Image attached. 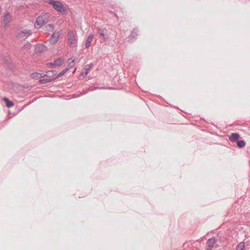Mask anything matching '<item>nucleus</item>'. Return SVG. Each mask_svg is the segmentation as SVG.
<instances>
[{
	"mask_svg": "<svg viewBox=\"0 0 250 250\" xmlns=\"http://www.w3.org/2000/svg\"><path fill=\"white\" fill-rule=\"evenodd\" d=\"M32 32L30 29L18 30L16 33V38L20 40H25Z\"/></svg>",
	"mask_w": 250,
	"mask_h": 250,
	"instance_id": "obj_1",
	"label": "nucleus"
},
{
	"mask_svg": "<svg viewBox=\"0 0 250 250\" xmlns=\"http://www.w3.org/2000/svg\"><path fill=\"white\" fill-rule=\"evenodd\" d=\"M76 33L73 30H69L67 33V40L71 47L77 45Z\"/></svg>",
	"mask_w": 250,
	"mask_h": 250,
	"instance_id": "obj_2",
	"label": "nucleus"
},
{
	"mask_svg": "<svg viewBox=\"0 0 250 250\" xmlns=\"http://www.w3.org/2000/svg\"><path fill=\"white\" fill-rule=\"evenodd\" d=\"M47 22V19L44 16L42 15L39 16L35 23V27L37 29L40 28Z\"/></svg>",
	"mask_w": 250,
	"mask_h": 250,
	"instance_id": "obj_3",
	"label": "nucleus"
},
{
	"mask_svg": "<svg viewBox=\"0 0 250 250\" xmlns=\"http://www.w3.org/2000/svg\"><path fill=\"white\" fill-rule=\"evenodd\" d=\"M61 34L59 31H55L49 38V41L50 44H54L59 40Z\"/></svg>",
	"mask_w": 250,
	"mask_h": 250,
	"instance_id": "obj_4",
	"label": "nucleus"
},
{
	"mask_svg": "<svg viewBox=\"0 0 250 250\" xmlns=\"http://www.w3.org/2000/svg\"><path fill=\"white\" fill-rule=\"evenodd\" d=\"M52 6L56 10L61 13L66 10V8L60 1H56Z\"/></svg>",
	"mask_w": 250,
	"mask_h": 250,
	"instance_id": "obj_5",
	"label": "nucleus"
},
{
	"mask_svg": "<svg viewBox=\"0 0 250 250\" xmlns=\"http://www.w3.org/2000/svg\"><path fill=\"white\" fill-rule=\"evenodd\" d=\"M12 20V16L9 12H6L3 16L2 23L4 26L6 27L9 25V23Z\"/></svg>",
	"mask_w": 250,
	"mask_h": 250,
	"instance_id": "obj_6",
	"label": "nucleus"
},
{
	"mask_svg": "<svg viewBox=\"0 0 250 250\" xmlns=\"http://www.w3.org/2000/svg\"><path fill=\"white\" fill-rule=\"evenodd\" d=\"M63 63V60L60 58L56 59L54 62H49L48 65L51 66V68H54L55 66H60L62 65Z\"/></svg>",
	"mask_w": 250,
	"mask_h": 250,
	"instance_id": "obj_7",
	"label": "nucleus"
},
{
	"mask_svg": "<svg viewBox=\"0 0 250 250\" xmlns=\"http://www.w3.org/2000/svg\"><path fill=\"white\" fill-rule=\"evenodd\" d=\"M56 73L54 71H48L46 72V73L43 75V76H45L49 79H52V81L57 79L56 76H55Z\"/></svg>",
	"mask_w": 250,
	"mask_h": 250,
	"instance_id": "obj_8",
	"label": "nucleus"
},
{
	"mask_svg": "<svg viewBox=\"0 0 250 250\" xmlns=\"http://www.w3.org/2000/svg\"><path fill=\"white\" fill-rule=\"evenodd\" d=\"M139 30L137 28H134L130 35L128 37V41H132L133 39H135L139 34Z\"/></svg>",
	"mask_w": 250,
	"mask_h": 250,
	"instance_id": "obj_9",
	"label": "nucleus"
},
{
	"mask_svg": "<svg viewBox=\"0 0 250 250\" xmlns=\"http://www.w3.org/2000/svg\"><path fill=\"white\" fill-rule=\"evenodd\" d=\"M240 138V135L238 133H232L229 136V139L231 142H237Z\"/></svg>",
	"mask_w": 250,
	"mask_h": 250,
	"instance_id": "obj_10",
	"label": "nucleus"
},
{
	"mask_svg": "<svg viewBox=\"0 0 250 250\" xmlns=\"http://www.w3.org/2000/svg\"><path fill=\"white\" fill-rule=\"evenodd\" d=\"M97 30L99 35L105 39V35L107 32V30L105 28H98Z\"/></svg>",
	"mask_w": 250,
	"mask_h": 250,
	"instance_id": "obj_11",
	"label": "nucleus"
},
{
	"mask_svg": "<svg viewBox=\"0 0 250 250\" xmlns=\"http://www.w3.org/2000/svg\"><path fill=\"white\" fill-rule=\"evenodd\" d=\"M93 38V34H90L88 36L85 43V47L86 48H88L90 47V46L91 45V42L92 41Z\"/></svg>",
	"mask_w": 250,
	"mask_h": 250,
	"instance_id": "obj_12",
	"label": "nucleus"
},
{
	"mask_svg": "<svg viewBox=\"0 0 250 250\" xmlns=\"http://www.w3.org/2000/svg\"><path fill=\"white\" fill-rule=\"evenodd\" d=\"M216 241L217 239L215 237H212L208 240L207 244L209 247L212 248Z\"/></svg>",
	"mask_w": 250,
	"mask_h": 250,
	"instance_id": "obj_13",
	"label": "nucleus"
},
{
	"mask_svg": "<svg viewBox=\"0 0 250 250\" xmlns=\"http://www.w3.org/2000/svg\"><path fill=\"white\" fill-rule=\"evenodd\" d=\"M54 26L53 24H47L45 26L44 30L46 32H51L54 30Z\"/></svg>",
	"mask_w": 250,
	"mask_h": 250,
	"instance_id": "obj_14",
	"label": "nucleus"
},
{
	"mask_svg": "<svg viewBox=\"0 0 250 250\" xmlns=\"http://www.w3.org/2000/svg\"><path fill=\"white\" fill-rule=\"evenodd\" d=\"M236 250H245V243L241 242L238 244L236 247Z\"/></svg>",
	"mask_w": 250,
	"mask_h": 250,
	"instance_id": "obj_15",
	"label": "nucleus"
},
{
	"mask_svg": "<svg viewBox=\"0 0 250 250\" xmlns=\"http://www.w3.org/2000/svg\"><path fill=\"white\" fill-rule=\"evenodd\" d=\"M4 101L5 102L6 105L8 107H11L13 106L14 103L12 101H10L7 98L4 97L3 98Z\"/></svg>",
	"mask_w": 250,
	"mask_h": 250,
	"instance_id": "obj_16",
	"label": "nucleus"
},
{
	"mask_svg": "<svg viewBox=\"0 0 250 250\" xmlns=\"http://www.w3.org/2000/svg\"><path fill=\"white\" fill-rule=\"evenodd\" d=\"M237 146L239 148H243L246 146V142L244 140H238L237 142Z\"/></svg>",
	"mask_w": 250,
	"mask_h": 250,
	"instance_id": "obj_17",
	"label": "nucleus"
},
{
	"mask_svg": "<svg viewBox=\"0 0 250 250\" xmlns=\"http://www.w3.org/2000/svg\"><path fill=\"white\" fill-rule=\"evenodd\" d=\"M52 82V79H49L47 77L44 79H40L39 81L41 84H45Z\"/></svg>",
	"mask_w": 250,
	"mask_h": 250,
	"instance_id": "obj_18",
	"label": "nucleus"
},
{
	"mask_svg": "<svg viewBox=\"0 0 250 250\" xmlns=\"http://www.w3.org/2000/svg\"><path fill=\"white\" fill-rule=\"evenodd\" d=\"M46 49V46L42 44H40L38 45V51L39 52H43Z\"/></svg>",
	"mask_w": 250,
	"mask_h": 250,
	"instance_id": "obj_19",
	"label": "nucleus"
},
{
	"mask_svg": "<svg viewBox=\"0 0 250 250\" xmlns=\"http://www.w3.org/2000/svg\"><path fill=\"white\" fill-rule=\"evenodd\" d=\"M68 70V68L63 70L56 76V78L58 79V78L61 77V76L63 75L64 74H65Z\"/></svg>",
	"mask_w": 250,
	"mask_h": 250,
	"instance_id": "obj_20",
	"label": "nucleus"
},
{
	"mask_svg": "<svg viewBox=\"0 0 250 250\" xmlns=\"http://www.w3.org/2000/svg\"><path fill=\"white\" fill-rule=\"evenodd\" d=\"M92 65H93L92 63H90L89 64L86 65L85 66V69L86 70V71L85 72V75H87V71L91 69V68L92 66Z\"/></svg>",
	"mask_w": 250,
	"mask_h": 250,
	"instance_id": "obj_21",
	"label": "nucleus"
},
{
	"mask_svg": "<svg viewBox=\"0 0 250 250\" xmlns=\"http://www.w3.org/2000/svg\"><path fill=\"white\" fill-rule=\"evenodd\" d=\"M43 1L44 2H47L49 4L51 5H53V3H55V2L56 1L55 0H43Z\"/></svg>",
	"mask_w": 250,
	"mask_h": 250,
	"instance_id": "obj_22",
	"label": "nucleus"
},
{
	"mask_svg": "<svg viewBox=\"0 0 250 250\" xmlns=\"http://www.w3.org/2000/svg\"><path fill=\"white\" fill-rule=\"evenodd\" d=\"M69 66L70 67H72L74 65L75 62H74V60H72L71 59H69Z\"/></svg>",
	"mask_w": 250,
	"mask_h": 250,
	"instance_id": "obj_23",
	"label": "nucleus"
},
{
	"mask_svg": "<svg viewBox=\"0 0 250 250\" xmlns=\"http://www.w3.org/2000/svg\"><path fill=\"white\" fill-rule=\"evenodd\" d=\"M40 73L37 72H34L32 74V77L33 78H39Z\"/></svg>",
	"mask_w": 250,
	"mask_h": 250,
	"instance_id": "obj_24",
	"label": "nucleus"
},
{
	"mask_svg": "<svg viewBox=\"0 0 250 250\" xmlns=\"http://www.w3.org/2000/svg\"><path fill=\"white\" fill-rule=\"evenodd\" d=\"M84 94V93H80L79 94H74L73 95V97L74 98H77V97H78Z\"/></svg>",
	"mask_w": 250,
	"mask_h": 250,
	"instance_id": "obj_25",
	"label": "nucleus"
},
{
	"mask_svg": "<svg viewBox=\"0 0 250 250\" xmlns=\"http://www.w3.org/2000/svg\"><path fill=\"white\" fill-rule=\"evenodd\" d=\"M44 74H43V73H40V74H39V78H42L44 77L45 76H43V75H44Z\"/></svg>",
	"mask_w": 250,
	"mask_h": 250,
	"instance_id": "obj_26",
	"label": "nucleus"
},
{
	"mask_svg": "<svg viewBox=\"0 0 250 250\" xmlns=\"http://www.w3.org/2000/svg\"><path fill=\"white\" fill-rule=\"evenodd\" d=\"M113 15H114V16L115 17V18H116V19H117V20H118L119 18H118V16L117 14L116 13H114V14H113Z\"/></svg>",
	"mask_w": 250,
	"mask_h": 250,
	"instance_id": "obj_27",
	"label": "nucleus"
},
{
	"mask_svg": "<svg viewBox=\"0 0 250 250\" xmlns=\"http://www.w3.org/2000/svg\"><path fill=\"white\" fill-rule=\"evenodd\" d=\"M249 237H250V236H249V234H245V240L246 238H248Z\"/></svg>",
	"mask_w": 250,
	"mask_h": 250,
	"instance_id": "obj_28",
	"label": "nucleus"
},
{
	"mask_svg": "<svg viewBox=\"0 0 250 250\" xmlns=\"http://www.w3.org/2000/svg\"><path fill=\"white\" fill-rule=\"evenodd\" d=\"M1 11H2V9L1 8V6H0V14H1Z\"/></svg>",
	"mask_w": 250,
	"mask_h": 250,
	"instance_id": "obj_29",
	"label": "nucleus"
},
{
	"mask_svg": "<svg viewBox=\"0 0 250 250\" xmlns=\"http://www.w3.org/2000/svg\"><path fill=\"white\" fill-rule=\"evenodd\" d=\"M109 12L111 13V14H114V13H115L114 12H113V11H109Z\"/></svg>",
	"mask_w": 250,
	"mask_h": 250,
	"instance_id": "obj_30",
	"label": "nucleus"
}]
</instances>
